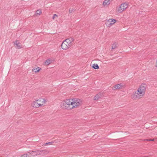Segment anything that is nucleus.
<instances>
[{
  "label": "nucleus",
  "instance_id": "f257e3e1",
  "mask_svg": "<svg viewBox=\"0 0 157 157\" xmlns=\"http://www.w3.org/2000/svg\"><path fill=\"white\" fill-rule=\"evenodd\" d=\"M81 102L78 99H69L62 102L60 106L63 109L70 110L80 106Z\"/></svg>",
  "mask_w": 157,
  "mask_h": 157
},
{
  "label": "nucleus",
  "instance_id": "f03ea898",
  "mask_svg": "<svg viewBox=\"0 0 157 157\" xmlns=\"http://www.w3.org/2000/svg\"><path fill=\"white\" fill-rule=\"evenodd\" d=\"M146 85L142 84L138 88L137 91L133 92L131 96L132 98L134 100L139 99L145 95L146 90Z\"/></svg>",
  "mask_w": 157,
  "mask_h": 157
},
{
  "label": "nucleus",
  "instance_id": "7ed1b4c3",
  "mask_svg": "<svg viewBox=\"0 0 157 157\" xmlns=\"http://www.w3.org/2000/svg\"><path fill=\"white\" fill-rule=\"evenodd\" d=\"M74 39L71 37L63 41L62 45V48L63 50H67L73 44Z\"/></svg>",
  "mask_w": 157,
  "mask_h": 157
},
{
  "label": "nucleus",
  "instance_id": "20e7f679",
  "mask_svg": "<svg viewBox=\"0 0 157 157\" xmlns=\"http://www.w3.org/2000/svg\"><path fill=\"white\" fill-rule=\"evenodd\" d=\"M46 102V100L44 99L40 98L33 101L32 105L34 107L39 108L44 104Z\"/></svg>",
  "mask_w": 157,
  "mask_h": 157
},
{
  "label": "nucleus",
  "instance_id": "39448f33",
  "mask_svg": "<svg viewBox=\"0 0 157 157\" xmlns=\"http://www.w3.org/2000/svg\"><path fill=\"white\" fill-rule=\"evenodd\" d=\"M128 2H124L117 7L116 11L120 13H121L128 7Z\"/></svg>",
  "mask_w": 157,
  "mask_h": 157
},
{
  "label": "nucleus",
  "instance_id": "423d86ee",
  "mask_svg": "<svg viewBox=\"0 0 157 157\" xmlns=\"http://www.w3.org/2000/svg\"><path fill=\"white\" fill-rule=\"evenodd\" d=\"M106 21V24L109 27L112 26L117 22L116 19L113 18L109 19L108 20H107Z\"/></svg>",
  "mask_w": 157,
  "mask_h": 157
},
{
  "label": "nucleus",
  "instance_id": "0eeeda50",
  "mask_svg": "<svg viewBox=\"0 0 157 157\" xmlns=\"http://www.w3.org/2000/svg\"><path fill=\"white\" fill-rule=\"evenodd\" d=\"M49 152V151L46 149L43 150H38V153L39 155H42V156L48 154Z\"/></svg>",
  "mask_w": 157,
  "mask_h": 157
},
{
  "label": "nucleus",
  "instance_id": "6e6552de",
  "mask_svg": "<svg viewBox=\"0 0 157 157\" xmlns=\"http://www.w3.org/2000/svg\"><path fill=\"white\" fill-rule=\"evenodd\" d=\"M38 153V150L28 152L29 156L30 157H34L35 156L39 155Z\"/></svg>",
  "mask_w": 157,
  "mask_h": 157
},
{
  "label": "nucleus",
  "instance_id": "1a4fd4ad",
  "mask_svg": "<svg viewBox=\"0 0 157 157\" xmlns=\"http://www.w3.org/2000/svg\"><path fill=\"white\" fill-rule=\"evenodd\" d=\"M124 87V85L122 83H120L115 85L113 90H120Z\"/></svg>",
  "mask_w": 157,
  "mask_h": 157
},
{
  "label": "nucleus",
  "instance_id": "9d476101",
  "mask_svg": "<svg viewBox=\"0 0 157 157\" xmlns=\"http://www.w3.org/2000/svg\"><path fill=\"white\" fill-rule=\"evenodd\" d=\"M14 45L16 48H22L21 45L17 40L14 42Z\"/></svg>",
  "mask_w": 157,
  "mask_h": 157
},
{
  "label": "nucleus",
  "instance_id": "9b49d317",
  "mask_svg": "<svg viewBox=\"0 0 157 157\" xmlns=\"http://www.w3.org/2000/svg\"><path fill=\"white\" fill-rule=\"evenodd\" d=\"M110 0H105L103 3V6L104 7H107L110 4Z\"/></svg>",
  "mask_w": 157,
  "mask_h": 157
},
{
  "label": "nucleus",
  "instance_id": "f8f14e48",
  "mask_svg": "<svg viewBox=\"0 0 157 157\" xmlns=\"http://www.w3.org/2000/svg\"><path fill=\"white\" fill-rule=\"evenodd\" d=\"M118 43L116 42L113 43L112 45V49H114L116 48L118 46Z\"/></svg>",
  "mask_w": 157,
  "mask_h": 157
},
{
  "label": "nucleus",
  "instance_id": "ddd939ff",
  "mask_svg": "<svg viewBox=\"0 0 157 157\" xmlns=\"http://www.w3.org/2000/svg\"><path fill=\"white\" fill-rule=\"evenodd\" d=\"M92 67L94 69H98L99 68L98 64L96 63L92 64Z\"/></svg>",
  "mask_w": 157,
  "mask_h": 157
},
{
  "label": "nucleus",
  "instance_id": "4468645a",
  "mask_svg": "<svg viewBox=\"0 0 157 157\" xmlns=\"http://www.w3.org/2000/svg\"><path fill=\"white\" fill-rule=\"evenodd\" d=\"M53 143H54V142L53 141H52V142H49L48 143H46L43 144L42 145V146H45L47 145H52L53 144Z\"/></svg>",
  "mask_w": 157,
  "mask_h": 157
},
{
  "label": "nucleus",
  "instance_id": "2eb2a0df",
  "mask_svg": "<svg viewBox=\"0 0 157 157\" xmlns=\"http://www.w3.org/2000/svg\"><path fill=\"white\" fill-rule=\"evenodd\" d=\"M101 96V94H98L96 95L94 98V100H98L99 98Z\"/></svg>",
  "mask_w": 157,
  "mask_h": 157
},
{
  "label": "nucleus",
  "instance_id": "dca6fc26",
  "mask_svg": "<svg viewBox=\"0 0 157 157\" xmlns=\"http://www.w3.org/2000/svg\"><path fill=\"white\" fill-rule=\"evenodd\" d=\"M40 70V69L39 67H38L36 68H33L32 70V71L36 73L39 72Z\"/></svg>",
  "mask_w": 157,
  "mask_h": 157
},
{
  "label": "nucleus",
  "instance_id": "f3484780",
  "mask_svg": "<svg viewBox=\"0 0 157 157\" xmlns=\"http://www.w3.org/2000/svg\"><path fill=\"white\" fill-rule=\"evenodd\" d=\"M51 61L49 59H47L45 62V64L46 65H48L51 63Z\"/></svg>",
  "mask_w": 157,
  "mask_h": 157
},
{
  "label": "nucleus",
  "instance_id": "a211bd4d",
  "mask_svg": "<svg viewBox=\"0 0 157 157\" xmlns=\"http://www.w3.org/2000/svg\"><path fill=\"white\" fill-rule=\"evenodd\" d=\"M20 157H30L29 156V155L28 152L26 154H24L22 155Z\"/></svg>",
  "mask_w": 157,
  "mask_h": 157
},
{
  "label": "nucleus",
  "instance_id": "6ab92c4d",
  "mask_svg": "<svg viewBox=\"0 0 157 157\" xmlns=\"http://www.w3.org/2000/svg\"><path fill=\"white\" fill-rule=\"evenodd\" d=\"M41 11L40 10H38L36 12V13L39 15H40L41 13Z\"/></svg>",
  "mask_w": 157,
  "mask_h": 157
},
{
  "label": "nucleus",
  "instance_id": "aec40b11",
  "mask_svg": "<svg viewBox=\"0 0 157 157\" xmlns=\"http://www.w3.org/2000/svg\"><path fill=\"white\" fill-rule=\"evenodd\" d=\"M56 17H58V15L56 14H54L52 17V19L54 20Z\"/></svg>",
  "mask_w": 157,
  "mask_h": 157
},
{
  "label": "nucleus",
  "instance_id": "412c9836",
  "mask_svg": "<svg viewBox=\"0 0 157 157\" xmlns=\"http://www.w3.org/2000/svg\"><path fill=\"white\" fill-rule=\"evenodd\" d=\"M74 10L73 9H71L70 8L69 10V12L70 13H72Z\"/></svg>",
  "mask_w": 157,
  "mask_h": 157
},
{
  "label": "nucleus",
  "instance_id": "4be33fe9",
  "mask_svg": "<svg viewBox=\"0 0 157 157\" xmlns=\"http://www.w3.org/2000/svg\"><path fill=\"white\" fill-rule=\"evenodd\" d=\"M144 140L153 141H154V139H145Z\"/></svg>",
  "mask_w": 157,
  "mask_h": 157
}]
</instances>
